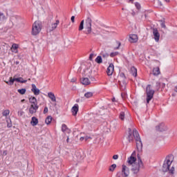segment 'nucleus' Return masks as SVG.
Instances as JSON below:
<instances>
[{
	"mask_svg": "<svg viewBox=\"0 0 177 177\" xmlns=\"http://www.w3.org/2000/svg\"><path fill=\"white\" fill-rule=\"evenodd\" d=\"M133 133L134 136V139L136 143V147L138 153H142L143 150V144L142 143V139H140V136H139V133L136 131V129L133 130Z\"/></svg>",
	"mask_w": 177,
	"mask_h": 177,
	"instance_id": "1",
	"label": "nucleus"
},
{
	"mask_svg": "<svg viewBox=\"0 0 177 177\" xmlns=\"http://www.w3.org/2000/svg\"><path fill=\"white\" fill-rule=\"evenodd\" d=\"M171 164H172V160L171 161V160L167 158V160L164 161L162 169L163 172H168L169 171V174H170L171 175H174L175 172V167H171V168L169 169Z\"/></svg>",
	"mask_w": 177,
	"mask_h": 177,
	"instance_id": "2",
	"label": "nucleus"
},
{
	"mask_svg": "<svg viewBox=\"0 0 177 177\" xmlns=\"http://www.w3.org/2000/svg\"><path fill=\"white\" fill-rule=\"evenodd\" d=\"M42 30V23L39 21H36L34 22L32 28V35H38L39 32H41Z\"/></svg>",
	"mask_w": 177,
	"mask_h": 177,
	"instance_id": "3",
	"label": "nucleus"
},
{
	"mask_svg": "<svg viewBox=\"0 0 177 177\" xmlns=\"http://www.w3.org/2000/svg\"><path fill=\"white\" fill-rule=\"evenodd\" d=\"M138 160V163L135 164L133 165V168L131 169L132 172L133 174H136L139 173V171L140 169V167H143V162L142 161V159L140 158V156L139 154L137 156Z\"/></svg>",
	"mask_w": 177,
	"mask_h": 177,
	"instance_id": "4",
	"label": "nucleus"
},
{
	"mask_svg": "<svg viewBox=\"0 0 177 177\" xmlns=\"http://www.w3.org/2000/svg\"><path fill=\"white\" fill-rule=\"evenodd\" d=\"M146 91H147V104H149V103H150V100H151V99H153L154 96L155 91L154 90L151 89V85L150 84H148L147 86Z\"/></svg>",
	"mask_w": 177,
	"mask_h": 177,
	"instance_id": "5",
	"label": "nucleus"
},
{
	"mask_svg": "<svg viewBox=\"0 0 177 177\" xmlns=\"http://www.w3.org/2000/svg\"><path fill=\"white\" fill-rule=\"evenodd\" d=\"M84 28L86 30L85 34H91L92 32V19L88 17L85 20Z\"/></svg>",
	"mask_w": 177,
	"mask_h": 177,
	"instance_id": "6",
	"label": "nucleus"
},
{
	"mask_svg": "<svg viewBox=\"0 0 177 177\" xmlns=\"http://www.w3.org/2000/svg\"><path fill=\"white\" fill-rule=\"evenodd\" d=\"M15 81H16L17 82H20L21 84H26V82H27L26 80L23 79V77H17V78H12V77H10V80L9 81H5L6 84H7V85H13V84H15Z\"/></svg>",
	"mask_w": 177,
	"mask_h": 177,
	"instance_id": "7",
	"label": "nucleus"
},
{
	"mask_svg": "<svg viewBox=\"0 0 177 177\" xmlns=\"http://www.w3.org/2000/svg\"><path fill=\"white\" fill-rule=\"evenodd\" d=\"M38 109H39V106H38V104H30V106L29 108L30 114H34L37 113Z\"/></svg>",
	"mask_w": 177,
	"mask_h": 177,
	"instance_id": "8",
	"label": "nucleus"
},
{
	"mask_svg": "<svg viewBox=\"0 0 177 177\" xmlns=\"http://www.w3.org/2000/svg\"><path fill=\"white\" fill-rule=\"evenodd\" d=\"M59 23L60 21L59 20H57L55 23L52 24L51 26L47 28V32H52V31H55V30L57 28V26H59Z\"/></svg>",
	"mask_w": 177,
	"mask_h": 177,
	"instance_id": "9",
	"label": "nucleus"
},
{
	"mask_svg": "<svg viewBox=\"0 0 177 177\" xmlns=\"http://www.w3.org/2000/svg\"><path fill=\"white\" fill-rule=\"evenodd\" d=\"M122 176H123V177H129V168H128V167H127L125 165H122Z\"/></svg>",
	"mask_w": 177,
	"mask_h": 177,
	"instance_id": "10",
	"label": "nucleus"
},
{
	"mask_svg": "<svg viewBox=\"0 0 177 177\" xmlns=\"http://www.w3.org/2000/svg\"><path fill=\"white\" fill-rule=\"evenodd\" d=\"M153 35L156 42H158L160 41V32H158V30L157 28H153Z\"/></svg>",
	"mask_w": 177,
	"mask_h": 177,
	"instance_id": "11",
	"label": "nucleus"
},
{
	"mask_svg": "<svg viewBox=\"0 0 177 177\" xmlns=\"http://www.w3.org/2000/svg\"><path fill=\"white\" fill-rule=\"evenodd\" d=\"M167 128L164 123H161L156 127V130L158 131L159 132H164V131H167Z\"/></svg>",
	"mask_w": 177,
	"mask_h": 177,
	"instance_id": "12",
	"label": "nucleus"
},
{
	"mask_svg": "<svg viewBox=\"0 0 177 177\" xmlns=\"http://www.w3.org/2000/svg\"><path fill=\"white\" fill-rule=\"evenodd\" d=\"M113 73H114V64H110L106 69V74L110 77V75H113Z\"/></svg>",
	"mask_w": 177,
	"mask_h": 177,
	"instance_id": "13",
	"label": "nucleus"
},
{
	"mask_svg": "<svg viewBox=\"0 0 177 177\" xmlns=\"http://www.w3.org/2000/svg\"><path fill=\"white\" fill-rule=\"evenodd\" d=\"M138 37L137 35L133 34V35H129V41L131 44H135V43L138 42Z\"/></svg>",
	"mask_w": 177,
	"mask_h": 177,
	"instance_id": "14",
	"label": "nucleus"
},
{
	"mask_svg": "<svg viewBox=\"0 0 177 177\" xmlns=\"http://www.w3.org/2000/svg\"><path fill=\"white\" fill-rule=\"evenodd\" d=\"M32 92H33L34 95H38L40 93L39 88H37V86L35 84H32Z\"/></svg>",
	"mask_w": 177,
	"mask_h": 177,
	"instance_id": "15",
	"label": "nucleus"
},
{
	"mask_svg": "<svg viewBox=\"0 0 177 177\" xmlns=\"http://www.w3.org/2000/svg\"><path fill=\"white\" fill-rule=\"evenodd\" d=\"M78 110H79L78 104H75L71 109V112L73 115L74 116L77 115V113H78Z\"/></svg>",
	"mask_w": 177,
	"mask_h": 177,
	"instance_id": "16",
	"label": "nucleus"
},
{
	"mask_svg": "<svg viewBox=\"0 0 177 177\" xmlns=\"http://www.w3.org/2000/svg\"><path fill=\"white\" fill-rule=\"evenodd\" d=\"M133 138H135V136H133V133L132 134V130L131 129H129V136L127 137V139L129 143H131V142H133Z\"/></svg>",
	"mask_w": 177,
	"mask_h": 177,
	"instance_id": "17",
	"label": "nucleus"
},
{
	"mask_svg": "<svg viewBox=\"0 0 177 177\" xmlns=\"http://www.w3.org/2000/svg\"><path fill=\"white\" fill-rule=\"evenodd\" d=\"M152 74L153 75H155V76L160 75V74H161V72L160 71V68L159 67L153 68L152 71Z\"/></svg>",
	"mask_w": 177,
	"mask_h": 177,
	"instance_id": "18",
	"label": "nucleus"
},
{
	"mask_svg": "<svg viewBox=\"0 0 177 177\" xmlns=\"http://www.w3.org/2000/svg\"><path fill=\"white\" fill-rule=\"evenodd\" d=\"M135 161H136V158L133 157L132 155L127 160V162L128 164H129V165H132V164H134Z\"/></svg>",
	"mask_w": 177,
	"mask_h": 177,
	"instance_id": "19",
	"label": "nucleus"
},
{
	"mask_svg": "<svg viewBox=\"0 0 177 177\" xmlns=\"http://www.w3.org/2000/svg\"><path fill=\"white\" fill-rule=\"evenodd\" d=\"M38 118H37L35 116L32 117L30 124L32 125V127H35V125L38 124Z\"/></svg>",
	"mask_w": 177,
	"mask_h": 177,
	"instance_id": "20",
	"label": "nucleus"
},
{
	"mask_svg": "<svg viewBox=\"0 0 177 177\" xmlns=\"http://www.w3.org/2000/svg\"><path fill=\"white\" fill-rule=\"evenodd\" d=\"M48 97H49L52 102H56V96H55V93L52 92L48 93Z\"/></svg>",
	"mask_w": 177,
	"mask_h": 177,
	"instance_id": "21",
	"label": "nucleus"
},
{
	"mask_svg": "<svg viewBox=\"0 0 177 177\" xmlns=\"http://www.w3.org/2000/svg\"><path fill=\"white\" fill-rule=\"evenodd\" d=\"M131 73L133 77H137L138 75V70L134 66L131 68Z\"/></svg>",
	"mask_w": 177,
	"mask_h": 177,
	"instance_id": "22",
	"label": "nucleus"
},
{
	"mask_svg": "<svg viewBox=\"0 0 177 177\" xmlns=\"http://www.w3.org/2000/svg\"><path fill=\"white\" fill-rule=\"evenodd\" d=\"M62 131L64 132V133L66 132H68V133H70V129H68V127H67V125H66V124H62Z\"/></svg>",
	"mask_w": 177,
	"mask_h": 177,
	"instance_id": "23",
	"label": "nucleus"
},
{
	"mask_svg": "<svg viewBox=\"0 0 177 177\" xmlns=\"http://www.w3.org/2000/svg\"><path fill=\"white\" fill-rule=\"evenodd\" d=\"M29 103H30V104H38V102L37 101V98H35V97H30L29 98Z\"/></svg>",
	"mask_w": 177,
	"mask_h": 177,
	"instance_id": "24",
	"label": "nucleus"
},
{
	"mask_svg": "<svg viewBox=\"0 0 177 177\" xmlns=\"http://www.w3.org/2000/svg\"><path fill=\"white\" fill-rule=\"evenodd\" d=\"M17 49H19V45L16 44H13L11 47L12 52H14L15 53H17Z\"/></svg>",
	"mask_w": 177,
	"mask_h": 177,
	"instance_id": "25",
	"label": "nucleus"
},
{
	"mask_svg": "<svg viewBox=\"0 0 177 177\" xmlns=\"http://www.w3.org/2000/svg\"><path fill=\"white\" fill-rule=\"evenodd\" d=\"M82 84L83 85H89V84H91V81L89 80L88 78L87 77H84L82 79Z\"/></svg>",
	"mask_w": 177,
	"mask_h": 177,
	"instance_id": "26",
	"label": "nucleus"
},
{
	"mask_svg": "<svg viewBox=\"0 0 177 177\" xmlns=\"http://www.w3.org/2000/svg\"><path fill=\"white\" fill-rule=\"evenodd\" d=\"M95 62L98 64H102L103 63V59H102V56L99 55L95 59Z\"/></svg>",
	"mask_w": 177,
	"mask_h": 177,
	"instance_id": "27",
	"label": "nucleus"
},
{
	"mask_svg": "<svg viewBox=\"0 0 177 177\" xmlns=\"http://www.w3.org/2000/svg\"><path fill=\"white\" fill-rule=\"evenodd\" d=\"M101 56L103 57V59H107L110 55H109V53L106 51H102Z\"/></svg>",
	"mask_w": 177,
	"mask_h": 177,
	"instance_id": "28",
	"label": "nucleus"
},
{
	"mask_svg": "<svg viewBox=\"0 0 177 177\" xmlns=\"http://www.w3.org/2000/svg\"><path fill=\"white\" fill-rule=\"evenodd\" d=\"M93 96V93L92 92H87L84 94V97L86 99H89V97H92Z\"/></svg>",
	"mask_w": 177,
	"mask_h": 177,
	"instance_id": "29",
	"label": "nucleus"
},
{
	"mask_svg": "<svg viewBox=\"0 0 177 177\" xmlns=\"http://www.w3.org/2000/svg\"><path fill=\"white\" fill-rule=\"evenodd\" d=\"M8 128H12V120L10 118H6Z\"/></svg>",
	"mask_w": 177,
	"mask_h": 177,
	"instance_id": "30",
	"label": "nucleus"
},
{
	"mask_svg": "<svg viewBox=\"0 0 177 177\" xmlns=\"http://www.w3.org/2000/svg\"><path fill=\"white\" fill-rule=\"evenodd\" d=\"M45 122L47 125H49V124H50V122H52V116H48L46 118Z\"/></svg>",
	"mask_w": 177,
	"mask_h": 177,
	"instance_id": "31",
	"label": "nucleus"
},
{
	"mask_svg": "<svg viewBox=\"0 0 177 177\" xmlns=\"http://www.w3.org/2000/svg\"><path fill=\"white\" fill-rule=\"evenodd\" d=\"M9 114H10V111H9V109H6L3 111L2 113V115L3 117H6L7 115H9Z\"/></svg>",
	"mask_w": 177,
	"mask_h": 177,
	"instance_id": "32",
	"label": "nucleus"
},
{
	"mask_svg": "<svg viewBox=\"0 0 177 177\" xmlns=\"http://www.w3.org/2000/svg\"><path fill=\"white\" fill-rule=\"evenodd\" d=\"M119 118L122 120L124 121V120L125 119V113L124 112H120V115H119Z\"/></svg>",
	"mask_w": 177,
	"mask_h": 177,
	"instance_id": "33",
	"label": "nucleus"
},
{
	"mask_svg": "<svg viewBox=\"0 0 177 177\" xmlns=\"http://www.w3.org/2000/svg\"><path fill=\"white\" fill-rule=\"evenodd\" d=\"M115 168H117V165L115 164H113L112 165H111V167L109 169V171H110L111 172H113L114 169H115Z\"/></svg>",
	"mask_w": 177,
	"mask_h": 177,
	"instance_id": "34",
	"label": "nucleus"
},
{
	"mask_svg": "<svg viewBox=\"0 0 177 177\" xmlns=\"http://www.w3.org/2000/svg\"><path fill=\"white\" fill-rule=\"evenodd\" d=\"M85 21L82 20L81 22H80V24L79 26V31H82V30H84V23Z\"/></svg>",
	"mask_w": 177,
	"mask_h": 177,
	"instance_id": "35",
	"label": "nucleus"
},
{
	"mask_svg": "<svg viewBox=\"0 0 177 177\" xmlns=\"http://www.w3.org/2000/svg\"><path fill=\"white\" fill-rule=\"evenodd\" d=\"M118 55H120V53L116 51V52L111 53L109 56L111 57H115V56H118Z\"/></svg>",
	"mask_w": 177,
	"mask_h": 177,
	"instance_id": "36",
	"label": "nucleus"
},
{
	"mask_svg": "<svg viewBox=\"0 0 177 177\" xmlns=\"http://www.w3.org/2000/svg\"><path fill=\"white\" fill-rule=\"evenodd\" d=\"M161 87V83L157 82L155 86V91H159Z\"/></svg>",
	"mask_w": 177,
	"mask_h": 177,
	"instance_id": "37",
	"label": "nucleus"
},
{
	"mask_svg": "<svg viewBox=\"0 0 177 177\" xmlns=\"http://www.w3.org/2000/svg\"><path fill=\"white\" fill-rule=\"evenodd\" d=\"M26 92V88L18 89V93H20V95H24Z\"/></svg>",
	"mask_w": 177,
	"mask_h": 177,
	"instance_id": "38",
	"label": "nucleus"
},
{
	"mask_svg": "<svg viewBox=\"0 0 177 177\" xmlns=\"http://www.w3.org/2000/svg\"><path fill=\"white\" fill-rule=\"evenodd\" d=\"M116 44L118 45V46L113 48L114 50H117L120 49V47L121 46V42L116 41Z\"/></svg>",
	"mask_w": 177,
	"mask_h": 177,
	"instance_id": "39",
	"label": "nucleus"
},
{
	"mask_svg": "<svg viewBox=\"0 0 177 177\" xmlns=\"http://www.w3.org/2000/svg\"><path fill=\"white\" fill-rule=\"evenodd\" d=\"M6 19V17H5V15L0 12V20H5Z\"/></svg>",
	"mask_w": 177,
	"mask_h": 177,
	"instance_id": "40",
	"label": "nucleus"
},
{
	"mask_svg": "<svg viewBox=\"0 0 177 177\" xmlns=\"http://www.w3.org/2000/svg\"><path fill=\"white\" fill-rule=\"evenodd\" d=\"M93 56H95V54L93 53H91L90 54V56H89V60H91L92 62V60H93Z\"/></svg>",
	"mask_w": 177,
	"mask_h": 177,
	"instance_id": "41",
	"label": "nucleus"
},
{
	"mask_svg": "<svg viewBox=\"0 0 177 177\" xmlns=\"http://www.w3.org/2000/svg\"><path fill=\"white\" fill-rule=\"evenodd\" d=\"M120 77L121 78H122V80H125V78H126L125 74H124V73H121L120 74Z\"/></svg>",
	"mask_w": 177,
	"mask_h": 177,
	"instance_id": "42",
	"label": "nucleus"
},
{
	"mask_svg": "<svg viewBox=\"0 0 177 177\" xmlns=\"http://www.w3.org/2000/svg\"><path fill=\"white\" fill-rule=\"evenodd\" d=\"M48 106H45L44 109V114L48 113Z\"/></svg>",
	"mask_w": 177,
	"mask_h": 177,
	"instance_id": "43",
	"label": "nucleus"
},
{
	"mask_svg": "<svg viewBox=\"0 0 177 177\" xmlns=\"http://www.w3.org/2000/svg\"><path fill=\"white\" fill-rule=\"evenodd\" d=\"M71 20L72 21V23H75V16H72L71 18Z\"/></svg>",
	"mask_w": 177,
	"mask_h": 177,
	"instance_id": "44",
	"label": "nucleus"
},
{
	"mask_svg": "<svg viewBox=\"0 0 177 177\" xmlns=\"http://www.w3.org/2000/svg\"><path fill=\"white\" fill-rule=\"evenodd\" d=\"M157 3L159 6H162V3L160 1L158 0Z\"/></svg>",
	"mask_w": 177,
	"mask_h": 177,
	"instance_id": "45",
	"label": "nucleus"
},
{
	"mask_svg": "<svg viewBox=\"0 0 177 177\" xmlns=\"http://www.w3.org/2000/svg\"><path fill=\"white\" fill-rule=\"evenodd\" d=\"M113 160H118V155H114V156H113Z\"/></svg>",
	"mask_w": 177,
	"mask_h": 177,
	"instance_id": "46",
	"label": "nucleus"
},
{
	"mask_svg": "<svg viewBox=\"0 0 177 177\" xmlns=\"http://www.w3.org/2000/svg\"><path fill=\"white\" fill-rule=\"evenodd\" d=\"M75 81H77V78L73 77L71 79V82H75Z\"/></svg>",
	"mask_w": 177,
	"mask_h": 177,
	"instance_id": "47",
	"label": "nucleus"
},
{
	"mask_svg": "<svg viewBox=\"0 0 177 177\" xmlns=\"http://www.w3.org/2000/svg\"><path fill=\"white\" fill-rule=\"evenodd\" d=\"M3 156H8V151L6 150L3 151Z\"/></svg>",
	"mask_w": 177,
	"mask_h": 177,
	"instance_id": "48",
	"label": "nucleus"
},
{
	"mask_svg": "<svg viewBox=\"0 0 177 177\" xmlns=\"http://www.w3.org/2000/svg\"><path fill=\"white\" fill-rule=\"evenodd\" d=\"M161 27L162 28H166V26H165V23H162L161 24Z\"/></svg>",
	"mask_w": 177,
	"mask_h": 177,
	"instance_id": "49",
	"label": "nucleus"
},
{
	"mask_svg": "<svg viewBox=\"0 0 177 177\" xmlns=\"http://www.w3.org/2000/svg\"><path fill=\"white\" fill-rule=\"evenodd\" d=\"M161 88H165V83H160Z\"/></svg>",
	"mask_w": 177,
	"mask_h": 177,
	"instance_id": "50",
	"label": "nucleus"
},
{
	"mask_svg": "<svg viewBox=\"0 0 177 177\" xmlns=\"http://www.w3.org/2000/svg\"><path fill=\"white\" fill-rule=\"evenodd\" d=\"M122 99H125V93H122Z\"/></svg>",
	"mask_w": 177,
	"mask_h": 177,
	"instance_id": "51",
	"label": "nucleus"
},
{
	"mask_svg": "<svg viewBox=\"0 0 177 177\" xmlns=\"http://www.w3.org/2000/svg\"><path fill=\"white\" fill-rule=\"evenodd\" d=\"M88 139H89V137H88L87 136H84V140H88Z\"/></svg>",
	"mask_w": 177,
	"mask_h": 177,
	"instance_id": "52",
	"label": "nucleus"
},
{
	"mask_svg": "<svg viewBox=\"0 0 177 177\" xmlns=\"http://www.w3.org/2000/svg\"><path fill=\"white\" fill-rule=\"evenodd\" d=\"M80 140H85V137H81Z\"/></svg>",
	"mask_w": 177,
	"mask_h": 177,
	"instance_id": "53",
	"label": "nucleus"
},
{
	"mask_svg": "<svg viewBox=\"0 0 177 177\" xmlns=\"http://www.w3.org/2000/svg\"><path fill=\"white\" fill-rule=\"evenodd\" d=\"M112 102H115V97L112 98Z\"/></svg>",
	"mask_w": 177,
	"mask_h": 177,
	"instance_id": "54",
	"label": "nucleus"
},
{
	"mask_svg": "<svg viewBox=\"0 0 177 177\" xmlns=\"http://www.w3.org/2000/svg\"><path fill=\"white\" fill-rule=\"evenodd\" d=\"M68 140H69V138H68H68H67V140H66L67 143H68Z\"/></svg>",
	"mask_w": 177,
	"mask_h": 177,
	"instance_id": "55",
	"label": "nucleus"
},
{
	"mask_svg": "<svg viewBox=\"0 0 177 177\" xmlns=\"http://www.w3.org/2000/svg\"><path fill=\"white\" fill-rule=\"evenodd\" d=\"M165 2H169V0H165Z\"/></svg>",
	"mask_w": 177,
	"mask_h": 177,
	"instance_id": "56",
	"label": "nucleus"
},
{
	"mask_svg": "<svg viewBox=\"0 0 177 177\" xmlns=\"http://www.w3.org/2000/svg\"><path fill=\"white\" fill-rule=\"evenodd\" d=\"M130 2H133L135 0H129Z\"/></svg>",
	"mask_w": 177,
	"mask_h": 177,
	"instance_id": "57",
	"label": "nucleus"
},
{
	"mask_svg": "<svg viewBox=\"0 0 177 177\" xmlns=\"http://www.w3.org/2000/svg\"><path fill=\"white\" fill-rule=\"evenodd\" d=\"M24 100H24H24H21V102H24Z\"/></svg>",
	"mask_w": 177,
	"mask_h": 177,
	"instance_id": "58",
	"label": "nucleus"
},
{
	"mask_svg": "<svg viewBox=\"0 0 177 177\" xmlns=\"http://www.w3.org/2000/svg\"><path fill=\"white\" fill-rule=\"evenodd\" d=\"M76 102H80V100H77Z\"/></svg>",
	"mask_w": 177,
	"mask_h": 177,
	"instance_id": "59",
	"label": "nucleus"
},
{
	"mask_svg": "<svg viewBox=\"0 0 177 177\" xmlns=\"http://www.w3.org/2000/svg\"><path fill=\"white\" fill-rule=\"evenodd\" d=\"M77 177H78V176H77Z\"/></svg>",
	"mask_w": 177,
	"mask_h": 177,
	"instance_id": "60",
	"label": "nucleus"
},
{
	"mask_svg": "<svg viewBox=\"0 0 177 177\" xmlns=\"http://www.w3.org/2000/svg\"><path fill=\"white\" fill-rule=\"evenodd\" d=\"M67 177H70V176H67Z\"/></svg>",
	"mask_w": 177,
	"mask_h": 177,
	"instance_id": "61",
	"label": "nucleus"
}]
</instances>
